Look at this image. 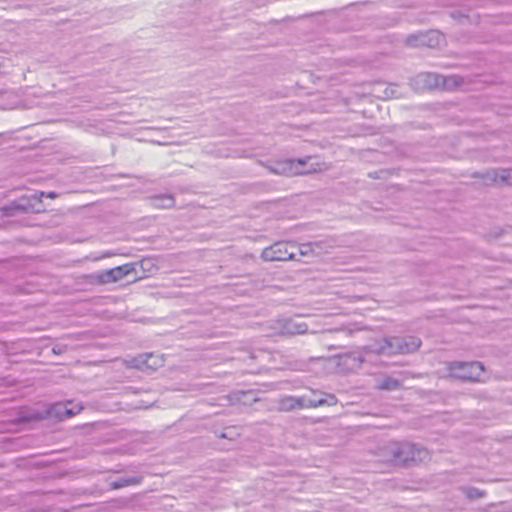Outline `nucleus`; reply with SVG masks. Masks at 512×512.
Listing matches in <instances>:
<instances>
[{"instance_id": "nucleus-1", "label": "nucleus", "mask_w": 512, "mask_h": 512, "mask_svg": "<svg viewBox=\"0 0 512 512\" xmlns=\"http://www.w3.org/2000/svg\"><path fill=\"white\" fill-rule=\"evenodd\" d=\"M421 346V340L415 336L405 337H384L363 348L366 354L375 353L378 355L409 354Z\"/></svg>"}, {"instance_id": "nucleus-2", "label": "nucleus", "mask_w": 512, "mask_h": 512, "mask_svg": "<svg viewBox=\"0 0 512 512\" xmlns=\"http://www.w3.org/2000/svg\"><path fill=\"white\" fill-rule=\"evenodd\" d=\"M314 157H307L305 159H288L282 162L276 163V167L273 171L278 174H309L321 171V165Z\"/></svg>"}, {"instance_id": "nucleus-3", "label": "nucleus", "mask_w": 512, "mask_h": 512, "mask_svg": "<svg viewBox=\"0 0 512 512\" xmlns=\"http://www.w3.org/2000/svg\"><path fill=\"white\" fill-rule=\"evenodd\" d=\"M449 373L452 377L468 380L481 381L484 375V366L481 362H452L449 364Z\"/></svg>"}, {"instance_id": "nucleus-4", "label": "nucleus", "mask_w": 512, "mask_h": 512, "mask_svg": "<svg viewBox=\"0 0 512 512\" xmlns=\"http://www.w3.org/2000/svg\"><path fill=\"white\" fill-rule=\"evenodd\" d=\"M417 81L421 82L427 89L443 88L446 90L454 89L463 83L460 76H443L432 72L419 74Z\"/></svg>"}, {"instance_id": "nucleus-5", "label": "nucleus", "mask_w": 512, "mask_h": 512, "mask_svg": "<svg viewBox=\"0 0 512 512\" xmlns=\"http://www.w3.org/2000/svg\"><path fill=\"white\" fill-rule=\"evenodd\" d=\"M297 245L291 242H276L266 247L261 257L265 261H287L293 260L296 256Z\"/></svg>"}, {"instance_id": "nucleus-6", "label": "nucleus", "mask_w": 512, "mask_h": 512, "mask_svg": "<svg viewBox=\"0 0 512 512\" xmlns=\"http://www.w3.org/2000/svg\"><path fill=\"white\" fill-rule=\"evenodd\" d=\"M135 272L134 263H126L112 269L104 270L96 275V279L101 284L114 283L122 280L124 277Z\"/></svg>"}, {"instance_id": "nucleus-7", "label": "nucleus", "mask_w": 512, "mask_h": 512, "mask_svg": "<svg viewBox=\"0 0 512 512\" xmlns=\"http://www.w3.org/2000/svg\"><path fill=\"white\" fill-rule=\"evenodd\" d=\"M395 458L407 462L411 461H423L428 457V452L424 448H418L413 444L405 443L397 446L394 450Z\"/></svg>"}, {"instance_id": "nucleus-8", "label": "nucleus", "mask_w": 512, "mask_h": 512, "mask_svg": "<svg viewBox=\"0 0 512 512\" xmlns=\"http://www.w3.org/2000/svg\"><path fill=\"white\" fill-rule=\"evenodd\" d=\"M444 42V35L438 30H430L426 33L410 35L407 43L411 46H427L430 48L438 47Z\"/></svg>"}, {"instance_id": "nucleus-9", "label": "nucleus", "mask_w": 512, "mask_h": 512, "mask_svg": "<svg viewBox=\"0 0 512 512\" xmlns=\"http://www.w3.org/2000/svg\"><path fill=\"white\" fill-rule=\"evenodd\" d=\"M163 358L160 355H156L153 353H145L140 354L136 357H133L129 361V365L132 368H136L138 370H156L157 368L163 365Z\"/></svg>"}, {"instance_id": "nucleus-10", "label": "nucleus", "mask_w": 512, "mask_h": 512, "mask_svg": "<svg viewBox=\"0 0 512 512\" xmlns=\"http://www.w3.org/2000/svg\"><path fill=\"white\" fill-rule=\"evenodd\" d=\"M486 185L502 184L512 186V168L489 170L483 175Z\"/></svg>"}, {"instance_id": "nucleus-11", "label": "nucleus", "mask_w": 512, "mask_h": 512, "mask_svg": "<svg viewBox=\"0 0 512 512\" xmlns=\"http://www.w3.org/2000/svg\"><path fill=\"white\" fill-rule=\"evenodd\" d=\"M68 405H71V403H56L47 410V413L51 417H57L60 419L71 418L78 414L83 408L80 405H73L72 407H68Z\"/></svg>"}, {"instance_id": "nucleus-12", "label": "nucleus", "mask_w": 512, "mask_h": 512, "mask_svg": "<svg viewBox=\"0 0 512 512\" xmlns=\"http://www.w3.org/2000/svg\"><path fill=\"white\" fill-rule=\"evenodd\" d=\"M142 480H143V477L140 475L124 476V477H120L116 480L111 481L109 483V488L111 490H117V489L127 487V486H134V485L140 484L142 482Z\"/></svg>"}, {"instance_id": "nucleus-13", "label": "nucleus", "mask_w": 512, "mask_h": 512, "mask_svg": "<svg viewBox=\"0 0 512 512\" xmlns=\"http://www.w3.org/2000/svg\"><path fill=\"white\" fill-rule=\"evenodd\" d=\"M284 331L288 334H304L308 331V325L305 322L296 320H287L284 324Z\"/></svg>"}, {"instance_id": "nucleus-14", "label": "nucleus", "mask_w": 512, "mask_h": 512, "mask_svg": "<svg viewBox=\"0 0 512 512\" xmlns=\"http://www.w3.org/2000/svg\"><path fill=\"white\" fill-rule=\"evenodd\" d=\"M295 409L315 408V401L307 396H294Z\"/></svg>"}, {"instance_id": "nucleus-15", "label": "nucleus", "mask_w": 512, "mask_h": 512, "mask_svg": "<svg viewBox=\"0 0 512 512\" xmlns=\"http://www.w3.org/2000/svg\"><path fill=\"white\" fill-rule=\"evenodd\" d=\"M279 409L281 411H291L295 409V400L294 396L288 395L279 399L278 401Z\"/></svg>"}, {"instance_id": "nucleus-16", "label": "nucleus", "mask_w": 512, "mask_h": 512, "mask_svg": "<svg viewBox=\"0 0 512 512\" xmlns=\"http://www.w3.org/2000/svg\"><path fill=\"white\" fill-rule=\"evenodd\" d=\"M154 205L161 208H169L174 205V199L171 195H161L154 199Z\"/></svg>"}, {"instance_id": "nucleus-17", "label": "nucleus", "mask_w": 512, "mask_h": 512, "mask_svg": "<svg viewBox=\"0 0 512 512\" xmlns=\"http://www.w3.org/2000/svg\"><path fill=\"white\" fill-rule=\"evenodd\" d=\"M347 361L352 362L351 369L358 368L364 361V357L361 353L353 352L345 357Z\"/></svg>"}, {"instance_id": "nucleus-18", "label": "nucleus", "mask_w": 512, "mask_h": 512, "mask_svg": "<svg viewBox=\"0 0 512 512\" xmlns=\"http://www.w3.org/2000/svg\"><path fill=\"white\" fill-rule=\"evenodd\" d=\"M399 386L400 382L397 379L387 377L381 382L379 387L384 390H395L399 388Z\"/></svg>"}, {"instance_id": "nucleus-19", "label": "nucleus", "mask_w": 512, "mask_h": 512, "mask_svg": "<svg viewBox=\"0 0 512 512\" xmlns=\"http://www.w3.org/2000/svg\"><path fill=\"white\" fill-rule=\"evenodd\" d=\"M324 401H315V408L319 406H334L338 400L334 394H324Z\"/></svg>"}, {"instance_id": "nucleus-20", "label": "nucleus", "mask_w": 512, "mask_h": 512, "mask_svg": "<svg viewBox=\"0 0 512 512\" xmlns=\"http://www.w3.org/2000/svg\"><path fill=\"white\" fill-rule=\"evenodd\" d=\"M463 492L465 493L466 497L469 499H477L483 497L484 493L473 487L464 488Z\"/></svg>"}, {"instance_id": "nucleus-21", "label": "nucleus", "mask_w": 512, "mask_h": 512, "mask_svg": "<svg viewBox=\"0 0 512 512\" xmlns=\"http://www.w3.org/2000/svg\"><path fill=\"white\" fill-rule=\"evenodd\" d=\"M23 201H24V199L15 201V202L11 203L10 205L6 206L4 208V210L7 212L12 211V210L26 211L28 208H27V205L23 203Z\"/></svg>"}, {"instance_id": "nucleus-22", "label": "nucleus", "mask_w": 512, "mask_h": 512, "mask_svg": "<svg viewBox=\"0 0 512 512\" xmlns=\"http://www.w3.org/2000/svg\"><path fill=\"white\" fill-rule=\"evenodd\" d=\"M296 251H298L299 254L302 256H307L312 252L311 244H309V243L301 244V245L297 246Z\"/></svg>"}, {"instance_id": "nucleus-23", "label": "nucleus", "mask_w": 512, "mask_h": 512, "mask_svg": "<svg viewBox=\"0 0 512 512\" xmlns=\"http://www.w3.org/2000/svg\"><path fill=\"white\" fill-rule=\"evenodd\" d=\"M384 94H385V97H387V98H393V97L396 98L399 96V94H397V92H396V86H393V85L388 86L385 89Z\"/></svg>"}, {"instance_id": "nucleus-24", "label": "nucleus", "mask_w": 512, "mask_h": 512, "mask_svg": "<svg viewBox=\"0 0 512 512\" xmlns=\"http://www.w3.org/2000/svg\"><path fill=\"white\" fill-rule=\"evenodd\" d=\"M62 351H63V349H62V347H60V346H55V347L53 348V352H54L55 354H61V353H62Z\"/></svg>"}, {"instance_id": "nucleus-25", "label": "nucleus", "mask_w": 512, "mask_h": 512, "mask_svg": "<svg viewBox=\"0 0 512 512\" xmlns=\"http://www.w3.org/2000/svg\"><path fill=\"white\" fill-rule=\"evenodd\" d=\"M342 331L346 332L348 335L352 334L353 330L350 328H343Z\"/></svg>"}, {"instance_id": "nucleus-26", "label": "nucleus", "mask_w": 512, "mask_h": 512, "mask_svg": "<svg viewBox=\"0 0 512 512\" xmlns=\"http://www.w3.org/2000/svg\"><path fill=\"white\" fill-rule=\"evenodd\" d=\"M47 196H48L49 198H55V197H56V193H55V192H49V193L47 194Z\"/></svg>"}, {"instance_id": "nucleus-27", "label": "nucleus", "mask_w": 512, "mask_h": 512, "mask_svg": "<svg viewBox=\"0 0 512 512\" xmlns=\"http://www.w3.org/2000/svg\"><path fill=\"white\" fill-rule=\"evenodd\" d=\"M249 357H250L251 359H255V358H257V356H256V354H255L254 352H250Z\"/></svg>"}, {"instance_id": "nucleus-28", "label": "nucleus", "mask_w": 512, "mask_h": 512, "mask_svg": "<svg viewBox=\"0 0 512 512\" xmlns=\"http://www.w3.org/2000/svg\"><path fill=\"white\" fill-rule=\"evenodd\" d=\"M311 400H314V401H324V397H322V398H317V399H316V398H311Z\"/></svg>"}, {"instance_id": "nucleus-29", "label": "nucleus", "mask_w": 512, "mask_h": 512, "mask_svg": "<svg viewBox=\"0 0 512 512\" xmlns=\"http://www.w3.org/2000/svg\"><path fill=\"white\" fill-rule=\"evenodd\" d=\"M312 393H313V395H316L318 393V391L313 390Z\"/></svg>"}]
</instances>
